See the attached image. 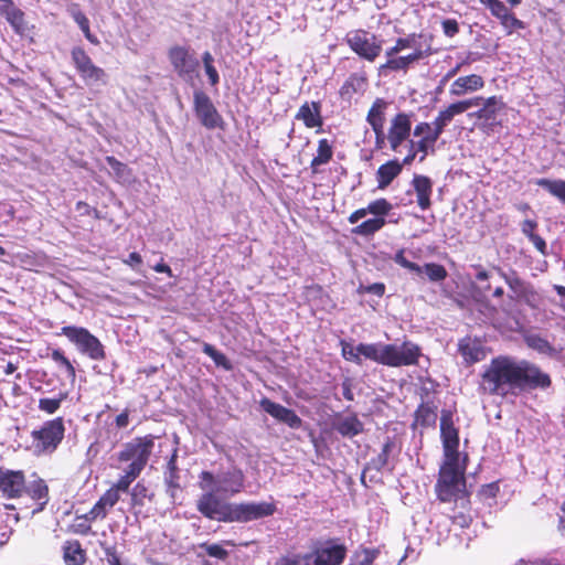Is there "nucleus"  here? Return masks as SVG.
<instances>
[{"mask_svg": "<svg viewBox=\"0 0 565 565\" xmlns=\"http://www.w3.org/2000/svg\"><path fill=\"white\" fill-rule=\"evenodd\" d=\"M551 385L550 374L535 363L498 355L484 367L479 387L486 394L507 397L525 391L546 390Z\"/></svg>", "mask_w": 565, "mask_h": 565, "instance_id": "nucleus-1", "label": "nucleus"}, {"mask_svg": "<svg viewBox=\"0 0 565 565\" xmlns=\"http://www.w3.org/2000/svg\"><path fill=\"white\" fill-rule=\"evenodd\" d=\"M196 500V510L206 519L223 523H247L270 516L276 512V505L269 502L230 503L223 501L212 488Z\"/></svg>", "mask_w": 565, "mask_h": 565, "instance_id": "nucleus-2", "label": "nucleus"}, {"mask_svg": "<svg viewBox=\"0 0 565 565\" xmlns=\"http://www.w3.org/2000/svg\"><path fill=\"white\" fill-rule=\"evenodd\" d=\"M468 455L460 459H444L439 467L435 493L440 502H460V507L470 510V491L467 489L466 470Z\"/></svg>", "mask_w": 565, "mask_h": 565, "instance_id": "nucleus-3", "label": "nucleus"}, {"mask_svg": "<svg viewBox=\"0 0 565 565\" xmlns=\"http://www.w3.org/2000/svg\"><path fill=\"white\" fill-rule=\"evenodd\" d=\"M31 448L36 457L53 455L65 437L63 417H55L44 422L30 434Z\"/></svg>", "mask_w": 565, "mask_h": 565, "instance_id": "nucleus-4", "label": "nucleus"}, {"mask_svg": "<svg viewBox=\"0 0 565 565\" xmlns=\"http://www.w3.org/2000/svg\"><path fill=\"white\" fill-rule=\"evenodd\" d=\"M199 487L201 490L213 489L220 494L235 495L245 487V475L242 469H232L214 476L213 472L203 470L199 475Z\"/></svg>", "mask_w": 565, "mask_h": 565, "instance_id": "nucleus-5", "label": "nucleus"}, {"mask_svg": "<svg viewBox=\"0 0 565 565\" xmlns=\"http://www.w3.org/2000/svg\"><path fill=\"white\" fill-rule=\"evenodd\" d=\"M479 100L473 104V107L480 106L477 110L469 113L468 117L475 119L477 127L484 134L489 135L494 131V128L501 126L498 120L499 115L507 108V104L502 96L492 95L489 97L473 96Z\"/></svg>", "mask_w": 565, "mask_h": 565, "instance_id": "nucleus-6", "label": "nucleus"}, {"mask_svg": "<svg viewBox=\"0 0 565 565\" xmlns=\"http://www.w3.org/2000/svg\"><path fill=\"white\" fill-rule=\"evenodd\" d=\"M153 446L154 437L152 435L136 437L122 446L117 459L120 462H130L127 468L141 473L149 461Z\"/></svg>", "mask_w": 565, "mask_h": 565, "instance_id": "nucleus-7", "label": "nucleus"}, {"mask_svg": "<svg viewBox=\"0 0 565 565\" xmlns=\"http://www.w3.org/2000/svg\"><path fill=\"white\" fill-rule=\"evenodd\" d=\"M344 42L354 54L369 63L375 62L383 51L377 35L364 29L349 31Z\"/></svg>", "mask_w": 565, "mask_h": 565, "instance_id": "nucleus-8", "label": "nucleus"}, {"mask_svg": "<svg viewBox=\"0 0 565 565\" xmlns=\"http://www.w3.org/2000/svg\"><path fill=\"white\" fill-rule=\"evenodd\" d=\"M60 334L65 335L83 354L88 355L92 360L100 361L106 358L104 345L86 328L65 326L61 329Z\"/></svg>", "mask_w": 565, "mask_h": 565, "instance_id": "nucleus-9", "label": "nucleus"}, {"mask_svg": "<svg viewBox=\"0 0 565 565\" xmlns=\"http://www.w3.org/2000/svg\"><path fill=\"white\" fill-rule=\"evenodd\" d=\"M348 548L339 537L317 540L312 543V565H342Z\"/></svg>", "mask_w": 565, "mask_h": 565, "instance_id": "nucleus-10", "label": "nucleus"}, {"mask_svg": "<svg viewBox=\"0 0 565 565\" xmlns=\"http://www.w3.org/2000/svg\"><path fill=\"white\" fill-rule=\"evenodd\" d=\"M71 57L77 74L87 86L107 85V73L93 62L82 46H74L71 51Z\"/></svg>", "mask_w": 565, "mask_h": 565, "instance_id": "nucleus-11", "label": "nucleus"}, {"mask_svg": "<svg viewBox=\"0 0 565 565\" xmlns=\"http://www.w3.org/2000/svg\"><path fill=\"white\" fill-rule=\"evenodd\" d=\"M384 365L391 367L417 365L422 356V349L418 344L404 341L401 345L385 344Z\"/></svg>", "mask_w": 565, "mask_h": 565, "instance_id": "nucleus-12", "label": "nucleus"}, {"mask_svg": "<svg viewBox=\"0 0 565 565\" xmlns=\"http://www.w3.org/2000/svg\"><path fill=\"white\" fill-rule=\"evenodd\" d=\"M440 438L444 459H460L459 429L455 426L454 413L443 409L440 415Z\"/></svg>", "mask_w": 565, "mask_h": 565, "instance_id": "nucleus-13", "label": "nucleus"}, {"mask_svg": "<svg viewBox=\"0 0 565 565\" xmlns=\"http://www.w3.org/2000/svg\"><path fill=\"white\" fill-rule=\"evenodd\" d=\"M168 57L174 72L184 79H192L200 66L199 60L188 46H171L168 51Z\"/></svg>", "mask_w": 565, "mask_h": 565, "instance_id": "nucleus-14", "label": "nucleus"}, {"mask_svg": "<svg viewBox=\"0 0 565 565\" xmlns=\"http://www.w3.org/2000/svg\"><path fill=\"white\" fill-rule=\"evenodd\" d=\"M412 126V114L399 111L391 118L387 134L393 152H397L405 141L409 142Z\"/></svg>", "mask_w": 565, "mask_h": 565, "instance_id": "nucleus-15", "label": "nucleus"}, {"mask_svg": "<svg viewBox=\"0 0 565 565\" xmlns=\"http://www.w3.org/2000/svg\"><path fill=\"white\" fill-rule=\"evenodd\" d=\"M194 111L200 122L207 129H215L223 124L222 116L213 105L211 98L203 90H196L193 95Z\"/></svg>", "mask_w": 565, "mask_h": 565, "instance_id": "nucleus-16", "label": "nucleus"}, {"mask_svg": "<svg viewBox=\"0 0 565 565\" xmlns=\"http://www.w3.org/2000/svg\"><path fill=\"white\" fill-rule=\"evenodd\" d=\"M491 13L492 17L500 21L505 30L507 35H511L514 31L524 30L525 22L516 18V15L501 0H479Z\"/></svg>", "mask_w": 565, "mask_h": 565, "instance_id": "nucleus-17", "label": "nucleus"}, {"mask_svg": "<svg viewBox=\"0 0 565 565\" xmlns=\"http://www.w3.org/2000/svg\"><path fill=\"white\" fill-rule=\"evenodd\" d=\"M25 472L0 467V493L6 499H20L25 492Z\"/></svg>", "mask_w": 565, "mask_h": 565, "instance_id": "nucleus-18", "label": "nucleus"}, {"mask_svg": "<svg viewBox=\"0 0 565 565\" xmlns=\"http://www.w3.org/2000/svg\"><path fill=\"white\" fill-rule=\"evenodd\" d=\"M393 259L401 267H403V268H405V269H407V270H409L412 273H415L417 275H422L423 271H425V274L427 275L428 279L430 281H433V282L444 281L447 278V276H448V271H447V269L445 268L444 265L437 264V263H426L422 267L418 264L408 260L405 257V250L404 249H399L395 254Z\"/></svg>", "mask_w": 565, "mask_h": 565, "instance_id": "nucleus-19", "label": "nucleus"}, {"mask_svg": "<svg viewBox=\"0 0 565 565\" xmlns=\"http://www.w3.org/2000/svg\"><path fill=\"white\" fill-rule=\"evenodd\" d=\"M478 100V98L459 99L439 110L433 121V125L436 126V130L443 135L446 127L454 120L456 116L461 115L473 107V104H476Z\"/></svg>", "mask_w": 565, "mask_h": 565, "instance_id": "nucleus-20", "label": "nucleus"}, {"mask_svg": "<svg viewBox=\"0 0 565 565\" xmlns=\"http://www.w3.org/2000/svg\"><path fill=\"white\" fill-rule=\"evenodd\" d=\"M259 406L264 412L280 423L286 424L292 429H299L302 426V419L296 414L294 409L287 408L268 397H263L259 401Z\"/></svg>", "mask_w": 565, "mask_h": 565, "instance_id": "nucleus-21", "label": "nucleus"}, {"mask_svg": "<svg viewBox=\"0 0 565 565\" xmlns=\"http://www.w3.org/2000/svg\"><path fill=\"white\" fill-rule=\"evenodd\" d=\"M321 102H305L295 115V119L302 121L306 128L322 131L323 116L321 113Z\"/></svg>", "mask_w": 565, "mask_h": 565, "instance_id": "nucleus-22", "label": "nucleus"}, {"mask_svg": "<svg viewBox=\"0 0 565 565\" xmlns=\"http://www.w3.org/2000/svg\"><path fill=\"white\" fill-rule=\"evenodd\" d=\"M486 85L483 77L479 74H469L457 77L449 87L451 97H461L481 90Z\"/></svg>", "mask_w": 565, "mask_h": 565, "instance_id": "nucleus-23", "label": "nucleus"}, {"mask_svg": "<svg viewBox=\"0 0 565 565\" xmlns=\"http://www.w3.org/2000/svg\"><path fill=\"white\" fill-rule=\"evenodd\" d=\"M369 86V75L364 68L351 73L339 89L342 99L350 100L355 94H363Z\"/></svg>", "mask_w": 565, "mask_h": 565, "instance_id": "nucleus-24", "label": "nucleus"}, {"mask_svg": "<svg viewBox=\"0 0 565 565\" xmlns=\"http://www.w3.org/2000/svg\"><path fill=\"white\" fill-rule=\"evenodd\" d=\"M35 478L29 483H25V492L31 500L36 503L33 512H41L45 509L50 501V489L44 479L33 475Z\"/></svg>", "mask_w": 565, "mask_h": 565, "instance_id": "nucleus-25", "label": "nucleus"}, {"mask_svg": "<svg viewBox=\"0 0 565 565\" xmlns=\"http://www.w3.org/2000/svg\"><path fill=\"white\" fill-rule=\"evenodd\" d=\"M439 403H419L414 412L412 428H434L438 418Z\"/></svg>", "mask_w": 565, "mask_h": 565, "instance_id": "nucleus-26", "label": "nucleus"}, {"mask_svg": "<svg viewBox=\"0 0 565 565\" xmlns=\"http://www.w3.org/2000/svg\"><path fill=\"white\" fill-rule=\"evenodd\" d=\"M412 186L416 194L417 205L422 211L431 207L433 181L427 175L415 174L412 179Z\"/></svg>", "mask_w": 565, "mask_h": 565, "instance_id": "nucleus-27", "label": "nucleus"}, {"mask_svg": "<svg viewBox=\"0 0 565 565\" xmlns=\"http://www.w3.org/2000/svg\"><path fill=\"white\" fill-rule=\"evenodd\" d=\"M458 350L467 365H472L484 358V351L480 341L470 337L459 341Z\"/></svg>", "mask_w": 565, "mask_h": 565, "instance_id": "nucleus-28", "label": "nucleus"}, {"mask_svg": "<svg viewBox=\"0 0 565 565\" xmlns=\"http://www.w3.org/2000/svg\"><path fill=\"white\" fill-rule=\"evenodd\" d=\"M403 171V163L398 159H392L381 164L376 171L377 189H386Z\"/></svg>", "mask_w": 565, "mask_h": 565, "instance_id": "nucleus-29", "label": "nucleus"}, {"mask_svg": "<svg viewBox=\"0 0 565 565\" xmlns=\"http://www.w3.org/2000/svg\"><path fill=\"white\" fill-rule=\"evenodd\" d=\"M62 552L66 565H84L87 562V552L78 540L65 541Z\"/></svg>", "mask_w": 565, "mask_h": 565, "instance_id": "nucleus-30", "label": "nucleus"}, {"mask_svg": "<svg viewBox=\"0 0 565 565\" xmlns=\"http://www.w3.org/2000/svg\"><path fill=\"white\" fill-rule=\"evenodd\" d=\"M387 107L388 103L381 97H377L372 103L366 114V122L371 126L372 130L385 128Z\"/></svg>", "mask_w": 565, "mask_h": 565, "instance_id": "nucleus-31", "label": "nucleus"}, {"mask_svg": "<svg viewBox=\"0 0 565 565\" xmlns=\"http://www.w3.org/2000/svg\"><path fill=\"white\" fill-rule=\"evenodd\" d=\"M333 158V145L328 139L323 138L318 141L317 154L310 162L312 174L319 172V167L328 164Z\"/></svg>", "mask_w": 565, "mask_h": 565, "instance_id": "nucleus-32", "label": "nucleus"}, {"mask_svg": "<svg viewBox=\"0 0 565 565\" xmlns=\"http://www.w3.org/2000/svg\"><path fill=\"white\" fill-rule=\"evenodd\" d=\"M334 428L342 437L347 438H353L364 431V425L356 414L342 418L335 424Z\"/></svg>", "mask_w": 565, "mask_h": 565, "instance_id": "nucleus-33", "label": "nucleus"}, {"mask_svg": "<svg viewBox=\"0 0 565 565\" xmlns=\"http://www.w3.org/2000/svg\"><path fill=\"white\" fill-rule=\"evenodd\" d=\"M355 350L373 362L384 365L385 361V344L381 343H360L355 347Z\"/></svg>", "mask_w": 565, "mask_h": 565, "instance_id": "nucleus-34", "label": "nucleus"}, {"mask_svg": "<svg viewBox=\"0 0 565 565\" xmlns=\"http://www.w3.org/2000/svg\"><path fill=\"white\" fill-rule=\"evenodd\" d=\"M130 498L131 507L136 509L135 514H138L140 513V508L145 505L146 500L152 501L154 499V493L150 492L143 481H139L131 489Z\"/></svg>", "mask_w": 565, "mask_h": 565, "instance_id": "nucleus-35", "label": "nucleus"}, {"mask_svg": "<svg viewBox=\"0 0 565 565\" xmlns=\"http://www.w3.org/2000/svg\"><path fill=\"white\" fill-rule=\"evenodd\" d=\"M0 15L4 17L7 22L11 25L13 31L19 34L23 35L25 32V14L24 12L18 8L17 6H13L12 8L6 10Z\"/></svg>", "mask_w": 565, "mask_h": 565, "instance_id": "nucleus-36", "label": "nucleus"}, {"mask_svg": "<svg viewBox=\"0 0 565 565\" xmlns=\"http://www.w3.org/2000/svg\"><path fill=\"white\" fill-rule=\"evenodd\" d=\"M386 224V220L383 217H373L369 218L358 226L353 227L351 230L352 234L363 236V237H370L373 236L375 233L381 231Z\"/></svg>", "mask_w": 565, "mask_h": 565, "instance_id": "nucleus-37", "label": "nucleus"}, {"mask_svg": "<svg viewBox=\"0 0 565 565\" xmlns=\"http://www.w3.org/2000/svg\"><path fill=\"white\" fill-rule=\"evenodd\" d=\"M409 58L406 55L401 56H391L386 57L385 63L381 64L379 67L380 74H385L386 72H403L407 73L411 68Z\"/></svg>", "mask_w": 565, "mask_h": 565, "instance_id": "nucleus-38", "label": "nucleus"}, {"mask_svg": "<svg viewBox=\"0 0 565 565\" xmlns=\"http://www.w3.org/2000/svg\"><path fill=\"white\" fill-rule=\"evenodd\" d=\"M438 383L430 379H425L420 381L419 387L417 390V395L419 396L420 403H438L437 401V388Z\"/></svg>", "mask_w": 565, "mask_h": 565, "instance_id": "nucleus-39", "label": "nucleus"}, {"mask_svg": "<svg viewBox=\"0 0 565 565\" xmlns=\"http://www.w3.org/2000/svg\"><path fill=\"white\" fill-rule=\"evenodd\" d=\"M441 134L437 130L431 134V136H423L417 141H414L415 148L420 153L419 161L423 162L428 156L429 151H435V145L437 140L440 138Z\"/></svg>", "mask_w": 565, "mask_h": 565, "instance_id": "nucleus-40", "label": "nucleus"}, {"mask_svg": "<svg viewBox=\"0 0 565 565\" xmlns=\"http://www.w3.org/2000/svg\"><path fill=\"white\" fill-rule=\"evenodd\" d=\"M536 184L565 204V180L539 179Z\"/></svg>", "mask_w": 565, "mask_h": 565, "instance_id": "nucleus-41", "label": "nucleus"}, {"mask_svg": "<svg viewBox=\"0 0 565 565\" xmlns=\"http://www.w3.org/2000/svg\"><path fill=\"white\" fill-rule=\"evenodd\" d=\"M67 396V392H60L55 397H42L39 399L38 407L41 412L53 415L60 409Z\"/></svg>", "mask_w": 565, "mask_h": 565, "instance_id": "nucleus-42", "label": "nucleus"}, {"mask_svg": "<svg viewBox=\"0 0 565 565\" xmlns=\"http://www.w3.org/2000/svg\"><path fill=\"white\" fill-rule=\"evenodd\" d=\"M394 447H395L394 439L391 437H387L385 443L383 444L381 452L375 458H373L371 460V465L375 470L381 471L387 466L390 455H391L392 450L394 449Z\"/></svg>", "mask_w": 565, "mask_h": 565, "instance_id": "nucleus-43", "label": "nucleus"}, {"mask_svg": "<svg viewBox=\"0 0 565 565\" xmlns=\"http://www.w3.org/2000/svg\"><path fill=\"white\" fill-rule=\"evenodd\" d=\"M491 273L482 268L481 266H478V271L476 274V285L475 290L483 296L489 297L490 292L492 291V286L490 284Z\"/></svg>", "mask_w": 565, "mask_h": 565, "instance_id": "nucleus-44", "label": "nucleus"}, {"mask_svg": "<svg viewBox=\"0 0 565 565\" xmlns=\"http://www.w3.org/2000/svg\"><path fill=\"white\" fill-rule=\"evenodd\" d=\"M100 547L104 552V561L108 565H128L122 557V553L118 551L116 544H108L107 542H100Z\"/></svg>", "mask_w": 565, "mask_h": 565, "instance_id": "nucleus-45", "label": "nucleus"}, {"mask_svg": "<svg viewBox=\"0 0 565 565\" xmlns=\"http://www.w3.org/2000/svg\"><path fill=\"white\" fill-rule=\"evenodd\" d=\"M108 166L111 168L114 175L118 180L127 181L132 175V170L124 162L116 159L114 156H107L105 158Z\"/></svg>", "mask_w": 565, "mask_h": 565, "instance_id": "nucleus-46", "label": "nucleus"}, {"mask_svg": "<svg viewBox=\"0 0 565 565\" xmlns=\"http://www.w3.org/2000/svg\"><path fill=\"white\" fill-rule=\"evenodd\" d=\"M493 269L498 273V275L501 278L504 279V281L510 287V289L513 292H515L519 297L524 294V290H525L524 281L515 273L512 276H509L499 266H494Z\"/></svg>", "mask_w": 565, "mask_h": 565, "instance_id": "nucleus-47", "label": "nucleus"}, {"mask_svg": "<svg viewBox=\"0 0 565 565\" xmlns=\"http://www.w3.org/2000/svg\"><path fill=\"white\" fill-rule=\"evenodd\" d=\"M276 565H312V554L291 553L280 556Z\"/></svg>", "mask_w": 565, "mask_h": 565, "instance_id": "nucleus-48", "label": "nucleus"}, {"mask_svg": "<svg viewBox=\"0 0 565 565\" xmlns=\"http://www.w3.org/2000/svg\"><path fill=\"white\" fill-rule=\"evenodd\" d=\"M393 205L385 198L376 199L367 204V211L374 217H383L391 213Z\"/></svg>", "mask_w": 565, "mask_h": 565, "instance_id": "nucleus-49", "label": "nucleus"}, {"mask_svg": "<svg viewBox=\"0 0 565 565\" xmlns=\"http://www.w3.org/2000/svg\"><path fill=\"white\" fill-rule=\"evenodd\" d=\"M202 61H203L205 73L209 78V83L211 84V86H216L220 82V75H218L217 70L214 66L213 55L209 51H206L202 55Z\"/></svg>", "mask_w": 565, "mask_h": 565, "instance_id": "nucleus-50", "label": "nucleus"}, {"mask_svg": "<svg viewBox=\"0 0 565 565\" xmlns=\"http://www.w3.org/2000/svg\"><path fill=\"white\" fill-rule=\"evenodd\" d=\"M51 358L54 362H56L60 366L64 367L67 376L74 381L76 377V370L68 360V358L65 356L64 352L60 349L52 350Z\"/></svg>", "mask_w": 565, "mask_h": 565, "instance_id": "nucleus-51", "label": "nucleus"}, {"mask_svg": "<svg viewBox=\"0 0 565 565\" xmlns=\"http://www.w3.org/2000/svg\"><path fill=\"white\" fill-rule=\"evenodd\" d=\"M525 341L529 348L536 350L540 353L552 354L554 352V348L551 345V343L540 335H529L526 337Z\"/></svg>", "mask_w": 565, "mask_h": 565, "instance_id": "nucleus-52", "label": "nucleus"}, {"mask_svg": "<svg viewBox=\"0 0 565 565\" xmlns=\"http://www.w3.org/2000/svg\"><path fill=\"white\" fill-rule=\"evenodd\" d=\"M202 350L207 356H210L214 361V363L217 366H223L225 370L232 369V365L230 364L228 359L225 356V354L216 350L212 344L204 343Z\"/></svg>", "mask_w": 565, "mask_h": 565, "instance_id": "nucleus-53", "label": "nucleus"}, {"mask_svg": "<svg viewBox=\"0 0 565 565\" xmlns=\"http://www.w3.org/2000/svg\"><path fill=\"white\" fill-rule=\"evenodd\" d=\"M414 39H415V34H409L408 36H405V38H397L395 40L394 45H392L385 50V56L386 57L395 56L403 50L412 47Z\"/></svg>", "mask_w": 565, "mask_h": 565, "instance_id": "nucleus-54", "label": "nucleus"}, {"mask_svg": "<svg viewBox=\"0 0 565 565\" xmlns=\"http://www.w3.org/2000/svg\"><path fill=\"white\" fill-rule=\"evenodd\" d=\"M140 476L130 469L125 470V475L121 476L115 484L111 486L113 489L120 494V492H127L129 490L130 484Z\"/></svg>", "mask_w": 565, "mask_h": 565, "instance_id": "nucleus-55", "label": "nucleus"}, {"mask_svg": "<svg viewBox=\"0 0 565 565\" xmlns=\"http://www.w3.org/2000/svg\"><path fill=\"white\" fill-rule=\"evenodd\" d=\"M94 521V519H88V513L77 515L73 524V532L83 536L90 534Z\"/></svg>", "mask_w": 565, "mask_h": 565, "instance_id": "nucleus-56", "label": "nucleus"}, {"mask_svg": "<svg viewBox=\"0 0 565 565\" xmlns=\"http://www.w3.org/2000/svg\"><path fill=\"white\" fill-rule=\"evenodd\" d=\"M201 547L206 552L210 557L224 561L228 556V552L220 544H202Z\"/></svg>", "mask_w": 565, "mask_h": 565, "instance_id": "nucleus-57", "label": "nucleus"}, {"mask_svg": "<svg viewBox=\"0 0 565 565\" xmlns=\"http://www.w3.org/2000/svg\"><path fill=\"white\" fill-rule=\"evenodd\" d=\"M177 459H178V450L174 449L171 457L169 458L167 462V470L169 475V484L170 486H177L175 480L179 479V469L177 466Z\"/></svg>", "mask_w": 565, "mask_h": 565, "instance_id": "nucleus-58", "label": "nucleus"}, {"mask_svg": "<svg viewBox=\"0 0 565 565\" xmlns=\"http://www.w3.org/2000/svg\"><path fill=\"white\" fill-rule=\"evenodd\" d=\"M514 565H563L556 557H539L534 559L520 558Z\"/></svg>", "mask_w": 565, "mask_h": 565, "instance_id": "nucleus-59", "label": "nucleus"}, {"mask_svg": "<svg viewBox=\"0 0 565 565\" xmlns=\"http://www.w3.org/2000/svg\"><path fill=\"white\" fill-rule=\"evenodd\" d=\"M87 513L88 519L103 520L108 514V507L99 499Z\"/></svg>", "mask_w": 565, "mask_h": 565, "instance_id": "nucleus-60", "label": "nucleus"}, {"mask_svg": "<svg viewBox=\"0 0 565 565\" xmlns=\"http://www.w3.org/2000/svg\"><path fill=\"white\" fill-rule=\"evenodd\" d=\"M71 13H72V18L74 19V21L77 23V25L79 26V29L85 32V30L89 29V20L88 18L85 15L84 12H82L79 9H78V6L77 4H74L72 10H71Z\"/></svg>", "mask_w": 565, "mask_h": 565, "instance_id": "nucleus-61", "label": "nucleus"}, {"mask_svg": "<svg viewBox=\"0 0 565 565\" xmlns=\"http://www.w3.org/2000/svg\"><path fill=\"white\" fill-rule=\"evenodd\" d=\"M76 210L82 216H93L95 220L100 218V212L84 201H78L76 203Z\"/></svg>", "mask_w": 565, "mask_h": 565, "instance_id": "nucleus-62", "label": "nucleus"}, {"mask_svg": "<svg viewBox=\"0 0 565 565\" xmlns=\"http://www.w3.org/2000/svg\"><path fill=\"white\" fill-rule=\"evenodd\" d=\"M362 559L358 563H350L349 565H373L375 558L379 555V550L376 548H363L361 551Z\"/></svg>", "mask_w": 565, "mask_h": 565, "instance_id": "nucleus-63", "label": "nucleus"}, {"mask_svg": "<svg viewBox=\"0 0 565 565\" xmlns=\"http://www.w3.org/2000/svg\"><path fill=\"white\" fill-rule=\"evenodd\" d=\"M500 491L499 482H490L487 484H483L479 490V495L486 499H493L498 495Z\"/></svg>", "mask_w": 565, "mask_h": 565, "instance_id": "nucleus-64", "label": "nucleus"}]
</instances>
